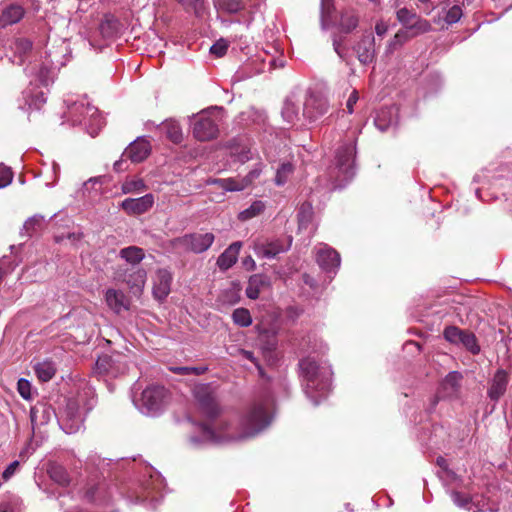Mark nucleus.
<instances>
[{
    "mask_svg": "<svg viewBox=\"0 0 512 512\" xmlns=\"http://www.w3.org/2000/svg\"><path fill=\"white\" fill-rule=\"evenodd\" d=\"M105 300L109 308L116 313L129 308V301L120 290L108 289L105 293Z\"/></svg>",
    "mask_w": 512,
    "mask_h": 512,
    "instance_id": "19",
    "label": "nucleus"
},
{
    "mask_svg": "<svg viewBox=\"0 0 512 512\" xmlns=\"http://www.w3.org/2000/svg\"><path fill=\"white\" fill-rule=\"evenodd\" d=\"M326 104L320 100H309L303 109V114L311 120L317 119L319 116L326 113Z\"/></svg>",
    "mask_w": 512,
    "mask_h": 512,
    "instance_id": "27",
    "label": "nucleus"
},
{
    "mask_svg": "<svg viewBox=\"0 0 512 512\" xmlns=\"http://www.w3.org/2000/svg\"><path fill=\"white\" fill-rule=\"evenodd\" d=\"M24 9L20 5L12 4L6 7L0 15V27L18 23L24 16Z\"/></svg>",
    "mask_w": 512,
    "mask_h": 512,
    "instance_id": "20",
    "label": "nucleus"
},
{
    "mask_svg": "<svg viewBox=\"0 0 512 512\" xmlns=\"http://www.w3.org/2000/svg\"><path fill=\"white\" fill-rule=\"evenodd\" d=\"M208 368L204 366L200 367H187V366H177V367H171L170 371H172L175 374L179 375H202L207 372Z\"/></svg>",
    "mask_w": 512,
    "mask_h": 512,
    "instance_id": "38",
    "label": "nucleus"
},
{
    "mask_svg": "<svg viewBox=\"0 0 512 512\" xmlns=\"http://www.w3.org/2000/svg\"><path fill=\"white\" fill-rule=\"evenodd\" d=\"M125 357L120 354L102 355L96 361V368L101 374L117 376L124 373L127 369L126 362L122 361Z\"/></svg>",
    "mask_w": 512,
    "mask_h": 512,
    "instance_id": "9",
    "label": "nucleus"
},
{
    "mask_svg": "<svg viewBox=\"0 0 512 512\" xmlns=\"http://www.w3.org/2000/svg\"><path fill=\"white\" fill-rule=\"evenodd\" d=\"M150 152V143L143 138H138L125 149L122 157L131 160L133 163H140L149 156Z\"/></svg>",
    "mask_w": 512,
    "mask_h": 512,
    "instance_id": "13",
    "label": "nucleus"
},
{
    "mask_svg": "<svg viewBox=\"0 0 512 512\" xmlns=\"http://www.w3.org/2000/svg\"><path fill=\"white\" fill-rule=\"evenodd\" d=\"M389 30V24L383 20H379L375 24V33L378 37H383Z\"/></svg>",
    "mask_w": 512,
    "mask_h": 512,
    "instance_id": "50",
    "label": "nucleus"
},
{
    "mask_svg": "<svg viewBox=\"0 0 512 512\" xmlns=\"http://www.w3.org/2000/svg\"><path fill=\"white\" fill-rule=\"evenodd\" d=\"M319 266L325 271H332L340 266V255L331 247H324L317 253L316 258Z\"/></svg>",
    "mask_w": 512,
    "mask_h": 512,
    "instance_id": "16",
    "label": "nucleus"
},
{
    "mask_svg": "<svg viewBox=\"0 0 512 512\" xmlns=\"http://www.w3.org/2000/svg\"><path fill=\"white\" fill-rule=\"evenodd\" d=\"M18 392L19 394L25 398V399H28L30 397V391H31V386H30V383L29 381L25 380V379H20L18 381Z\"/></svg>",
    "mask_w": 512,
    "mask_h": 512,
    "instance_id": "47",
    "label": "nucleus"
},
{
    "mask_svg": "<svg viewBox=\"0 0 512 512\" xmlns=\"http://www.w3.org/2000/svg\"><path fill=\"white\" fill-rule=\"evenodd\" d=\"M239 354L244 357L245 359L251 361L257 368L261 376H263V369L257 360V358L254 356L253 352L245 350V349H239Z\"/></svg>",
    "mask_w": 512,
    "mask_h": 512,
    "instance_id": "45",
    "label": "nucleus"
},
{
    "mask_svg": "<svg viewBox=\"0 0 512 512\" xmlns=\"http://www.w3.org/2000/svg\"><path fill=\"white\" fill-rule=\"evenodd\" d=\"M19 467L18 461H13L8 465V467L4 470L2 473V478L4 480H8L16 471V469Z\"/></svg>",
    "mask_w": 512,
    "mask_h": 512,
    "instance_id": "51",
    "label": "nucleus"
},
{
    "mask_svg": "<svg viewBox=\"0 0 512 512\" xmlns=\"http://www.w3.org/2000/svg\"><path fill=\"white\" fill-rule=\"evenodd\" d=\"M260 173L261 171L259 169H253L245 177H243L244 182H247V187L259 177Z\"/></svg>",
    "mask_w": 512,
    "mask_h": 512,
    "instance_id": "52",
    "label": "nucleus"
},
{
    "mask_svg": "<svg viewBox=\"0 0 512 512\" xmlns=\"http://www.w3.org/2000/svg\"><path fill=\"white\" fill-rule=\"evenodd\" d=\"M214 183L220 188L231 192L242 191L247 188V182H244L243 177L216 179Z\"/></svg>",
    "mask_w": 512,
    "mask_h": 512,
    "instance_id": "29",
    "label": "nucleus"
},
{
    "mask_svg": "<svg viewBox=\"0 0 512 512\" xmlns=\"http://www.w3.org/2000/svg\"><path fill=\"white\" fill-rule=\"evenodd\" d=\"M265 204L262 201L253 202L250 207L241 211L238 215V219L241 221H247L263 213Z\"/></svg>",
    "mask_w": 512,
    "mask_h": 512,
    "instance_id": "33",
    "label": "nucleus"
},
{
    "mask_svg": "<svg viewBox=\"0 0 512 512\" xmlns=\"http://www.w3.org/2000/svg\"><path fill=\"white\" fill-rule=\"evenodd\" d=\"M436 463L443 470H447L448 469V462H447V460L444 457L439 456L437 458V460H436Z\"/></svg>",
    "mask_w": 512,
    "mask_h": 512,
    "instance_id": "55",
    "label": "nucleus"
},
{
    "mask_svg": "<svg viewBox=\"0 0 512 512\" xmlns=\"http://www.w3.org/2000/svg\"><path fill=\"white\" fill-rule=\"evenodd\" d=\"M292 243V237L287 240L276 239L259 246V251L263 257L274 258L278 254L287 251Z\"/></svg>",
    "mask_w": 512,
    "mask_h": 512,
    "instance_id": "17",
    "label": "nucleus"
},
{
    "mask_svg": "<svg viewBox=\"0 0 512 512\" xmlns=\"http://www.w3.org/2000/svg\"><path fill=\"white\" fill-rule=\"evenodd\" d=\"M462 15L463 11L461 7L454 5L446 12L444 20L448 25H452L457 23L461 19Z\"/></svg>",
    "mask_w": 512,
    "mask_h": 512,
    "instance_id": "39",
    "label": "nucleus"
},
{
    "mask_svg": "<svg viewBox=\"0 0 512 512\" xmlns=\"http://www.w3.org/2000/svg\"><path fill=\"white\" fill-rule=\"evenodd\" d=\"M271 421L266 403L253 404L250 409L234 421L221 420L215 428L202 424V430L211 437L226 441H241L256 436Z\"/></svg>",
    "mask_w": 512,
    "mask_h": 512,
    "instance_id": "1",
    "label": "nucleus"
},
{
    "mask_svg": "<svg viewBox=\"0 0 512 512\" xmlns=\"http://www.w3.org/2000/svg\"><path fill=\"white\" fill-rule=\"evenodd\" d=\"M194 396L202 410L209 418L214 419L220 413L215 391L210 384H201L195 387Z\"/></svg>",
    "mask_w": 512,
    "mask_h": 512,
    "instance_id": "6",
    "label": "nucleus"
},
{
    "mask_svg": "<svg viewBox=\"0 0 512 512\" xmlns=\"http://www.w3.org/2000/svg\"><path fill=\"white\" fill-rule=\"evenodd\" d=\"M359 23L358 15L353 11H345L341 14L340 27L345 33L353 31Z\"/></svg>",
    "mask_w": 512,
    "mask_h": 512,
    "instance_id": "32",
    "label": "nucleus"
},
{
    "mask_svg": "<svg viewBox=\"0 0 512 512\" xmlns=\"http://www.w3.org/2000/svg\"><path fill=\"white\" fill-rule=\"evenodd\" d=\"M242 247V242H233L224 252L218 257L217 265L221 270H228L231 268L238 259L239 252Z\"/></svg>",
    "mask_w": 512,
    "mask_h": 512,
    "instance_id": "18",
    "label": "nucleus"
},
{
    "mask_svg": "<svg viewBox=\"0 0 512 512\" xmlns=\"http://www.w3.org/2000/svg\"><path fill=\"white\" fill-rule=\"evenodd\" d=\"M353 49L363 65L370 64L376 59L375 37L371 33L362 35Z\"/></svg>",
    "mask_w": 512,
    "mask_h": 512,
    "instance_id": "10",
    "label": "nucleus"
},
{
    "mask_svg": "<svg viewBox=\"0 0 512 512\" xmlns=\"http://www.w3.org/2000/svg\"><path fill=\"white\" fill-rule=\"evenodd\" d=\"M334 49H335L336 53H337L341 58H343L342 51H341V49H340V45L335 43V44H334Z\"/></svg>",
    "mask_w": 512,
    "mask_h": 512,
    "instance_id": "56",
    "label": "nucleus"
},
{
    "mask_svg": "<svg viewBox=\"0 0 512 512\" xmlns=\"http://www.w3.org/2000/svg\"><path fill=\"white\" fill-rule=\"evenodd\" d=\"M396 18L403 25V30H407L416 36L425 34L432 29L428 20L420 17L414 11L406 7L396 12Z\"/></svg>",
    "mask_w": 512,
    "mask_h": 512,
    "instance_id": "5",
    "label": "nucleus"
},
{
    "mask_svg": "<svg viewBox=\"0 0 512 512\" xmlns=\"http://www.w3.org/2000/svg\"><path fill=\"white\" fill-rule=\"evenodd\" d=\"M167 138L175 144H179L183 140V133L180 124L173 119L166 120L162 123Z\"/></svg>",
    "mask_w": 512,
    "mask_h": 512,
    "instance_id": "24",
    "label": "nucleus"
},
{
    "mask_svg": "<svg viewBox=\"0 0 512 512\" xmlns=\"http://www.w3.org/2000/svg\"><path fill=\"white\" fill-rule=\"evenodd\" d=\"M154 202V195L148 193L139 198H126L121 202L120 207L128 215H141L149 211L153 207Z\"/></svg>",
    "mask_w": 512,
    "mask_h": 512,
    "instance_id": "11",
    "label": "nucleus"
},
{
    "mask_svg": "<svg viewBox=\"0 0 512 512\" xmlns=\"http://www.w3.org/2000/svg\"><path fill=\"white\" fill-rule=\"evenodd\" d=\"M282 115L289 123H293L297 118V112L295 111L294 105L287 103L282 111Z\"/></svg>",
    "mask_w": 512,
    "mask_h": 512,
    "instance_id": "46",
    "label": "nucleus"
},
{
    "mask_svg": "<svg viewBox=\"0 0 512 512\" xmlns=\"http://www.w3.org/2000/svg\"><path fill=\"white\" fill-rule=\"evenodd\" d=\"M95 491H96V487L95 486H91V487L87 488V490L85 492V497L89 501H92L94 499V496H95Z\"/></svg>",
    "mask_w": 512,
    "mask_h": 512,
    "instance_id": "54",
    "label": "nucleus"
},
{
    "mask_svg": "<svg viewBox=\"0 0 512 512\" xmlns=\"http://www.w3.org/2000/svg\"><path fill=\"white\" fill-rule=\"evenodd\" d=\"M31 421L34 422V416L32 413H31Z\"/></svg>",
    "mask_w": 512,
    "mask_h": 512,
    "instance_id": "59",
    "label": "nucleus"
},
{
    "mask_svg": "<svg viewBox=\"0 0 512 512\" xmlns=\"http://www.w3.org/2000/svg\"><path fill=\"white\" fill-rule=\"evenodd\" d=\"M54 238H55V241L57 243L62 242L65 238L70 240L72 243H76V242L80 241L83 238V233H81V232H78V233L73 232V233H68L66 236H64V235H56Z\"/></svg>",
    "mask_w": 512,
    "mask_h": 512,
    "instance_id": "48",
    "label": "nucleus"
},
{
    "mask_svg": "<svg viewBox=\"0 0 512 512\" xmlns=\"http://www.w3.org/2000/svg\"><path fill=\"white\" fill-rule=\"evenodd\" d=\"M234 323L240 327H248L252 324V317L248 309L237 308L232 313Z\"/></svg>",
    "mask_w": 512,
    "mask_h": 512,
    "instance_id": "34",
    "label": "nucleus"
},
{
    "mask_svg": "<svg viewBox=\"0 0 512 512\" xmlns=\"http://www.w3.org/2000/svg\"><path fill=\"white\" fill-rule=\"evenodd\" d=\"M312 206L310 203H303L300 207V211L298 213V221L300 228H307L308 224L312 220Z\"/></svg>",
    "mask_w": 512,
    "mask_h": 512,
    "instance_id": "35",
    "label": "nucleus"
},
{
    "mask_svg": "<svg viewBox=\"0 0 512 512\" xmlns=\"http://www.w3.org/2000/svg\"><path fill=\"white\" fill-rule=\"evenodd\" d=\"M218 126L210 117H200L193 126V135L199 141H209L217 137Z\"/></svg>",
    "mask_w": 512,
    "mask_h": 512,
    "instance_id": "12",
    "label": "nucleus"
},
{
    "mask_svg": "<svg viewBox=\"0 0 512 512\" xmlns=\"http://www.w3.org/2000/svg\"><path fill=\"white\" fill-rule=\"evenodd\" d=\"M45 223V219L41 215H35L31 218H29L25 224L24 228L26 232L30 235L37 232L38 230L42 229Z\"/></svg>",
    "mask_w": 512,
    "mask_h": 512,
    "instance_id": "37",
    "label": "nucleus"
},
{
    "mask_svg": "<svg viewBox=\"0 0 512 512\" xmlns=\"http://www.w3.org/2000/svg\"><path fill=\"white\" fill-rule=\"evenodd\" d=\"M146 189V185L142 179L127 180L122 184V192L128 193H139Z\"/></svg>",
    "mask_w": 512,
    "mask_h": 512,
    "instance_id": "36",
    "label": "nucleus"
},
{
    "mask_svg": "<svg viewBox=\"0 0 512 512\" xmlns=\"http://www.w3.org/2000/svg\"><path fill=\"white\" fill-rule=\"evenodd\" d=\"M292 171H293V167L290 163L282 164L281 167L277 170L276 184L283 185L286 181L287 175L291 174Z\"/></svg>",
    "mask_w": 512,
    "mask_h": 512,
    "instance_id": "40",
    "label": "nucleus"
},
{
    "mask_svg": "<svg viewBox=\"0 0 512 512\" xmlns=\"http://www.w3.org/2000/svg\"><path fill=\"white\" fill-rule=\"evenodd\" d=\"M269 286L268 277L262 274H254L249 278L248 286L246 288V295L250 299H257L263 287Z\"/></svg>",
    "mask_w": 512,
    "mask_h": 512,
    "instance_id": "22",
    "label": "nucleus"
},
{
    "mask_svg": "<svg viewBox=\"0 0 512 512\" xmlns=\"http://www.w3.org/2000/svg\"><path fill=\"white\" fill-rule=\"evenodd\" d=\"M16 50L20 53H27L32 49V42L26 38H19L15 41Z\"/></svg>",
    "mask_w": 512,
    "mask_h": 512,
    "instance_id": "44",
    "label": "nucleus"
},
{
    "mask_svg": "<svg viewBox=\"0 0 512 512\" xmlns=\"http://www.w3.org/2000/svg\"><path fill=\"white\" fill-rule=\"evenodd\" d=\"M118 165H119V162H116V163L114 164V167L116 168Z\"/></svg>",
    "mask_w": 512,
    "mask_h": 512,
    "instance_id": "60",
    "label": "nucleus"
},
{
    "mask_svg": "<svg viewBox=\"0 0 512 512\" xmlns=\"http://www.w3.org/2000/svg\"><path fill=\"white\" fill-rule=\"evenodd\" d=\"M172 274L167 269H159L153 285V296L162 302L171 290Z\"/></svg>",
    "mask_w": 512,
    "mask_h": 512,
    "instance_id": "15",
    "label": "nucleus"
},
{
    "mask_svg": "<svg viewBox=\"0 0 512 512\" xmlns=\"http://www.w3.org/2000/svg\"><path fill=\"white\" fill-rule=\"evenodd\" d=\"M169 392L164 386L151 385L147 387L141 396L142 406L149 412L159 411L168 401Z\"/></svg>",
    "mask_w": 512,
    "mask_h": 512,
    "instance_id": "7",
    "label": "nucleus"
},
{
    "mask_svg": "<svg viewBox=\"0 0 512 512\" xmlns=\"http://www.w3.org/2000/svg\"><path fill=\"white\" fill-rule=\"evenodd\" d=\"M34 371L37 378L42 382L50 381L55 373L56 367L52 361L38 362L34 365Z\"/></svg>",
    "mask_w": 512,
    "mask_h": 512,
    "instance_id": "26",
    "label": "nucleus"
},
{
    "mask_svg": "<svg viewBox=\"0 0 512 512\" xmlns=\"http://www.w3.org/2000/svg\"><path fill=\"white\" fill-rule=\"evenodd\" d=\"M47 472L50 478L61 486H68L70 484V476L67 470L60 464L50 463Z\"/></svg>",
    "mask_w": 512,
    "mask_h": 512,
    "instance_id": "23",
    "label": "nucleus"
},
{
    "mask_svg": "<svg viewBox=\"0 0 512 512\" xmlns=\"http://www.w3.org/2000/svg\"><path fill=\"white\" fill-rule=\"evenodd\" d=\"M446 341L454 345H462L471 354L480 353V345L475 334L466 329H460L457 326H447L443 331Z\"/></svg>",
    "mask_w": 512,
    "mask_h": 512,
    "instance_id": "4",
    "label": "nucleus"
},
{
    "mask_svg": "<svg viewBox=\"0 0 512 512\" xmlns=\"http://www.w3.org/2000/svg\"><path fill=\"white\" fill-rule=\"evenodd\" d=\"M301 375L305 381L307 393L319 391L324 394L328 388V384L324 381L319 371V365L311 358H306L299 363Z\"/></svg>",
    "mask_w": 512,
    "mask_h": 512,
    "instance_id": "3",
    "label": "nucleus"
},
{
    "mask_svg": "<svg viewBox=\"0 0 512 512\" xmlns=\"http://www.w3.org/2000/svg\"><path fill=\"white\" fill-rule=\"evenodd\" d=\"M509 383V374L504 369H498L490 380L487 391L488 397L497 402L506 392Z\"/></svg>",
    "mask_w": 512,
    "mask_h": 512,
    "instance_id": "14",
    "label": "nucleus"
},
{
    "mask_svg": "<svg viewBox=\"0 0 512 512\" xmlns=\"http://www.w3.org/2000/svg\"><path fill=\"white\" fill-rule=\"evenodd\" d=\"M369 2L373 3L374 5H379L380 0H368Z\"/></svg>",
    "mask_w": 512,
    "mask_h": 512,
    "instance_id": "57",
    "label": "nucleus"
},
{
    "mask_svg": "<svg viewBox=\"0 0 512 512\" xmlns=\"http://www.w3.org/2000/svg\"><path fill=\"white\" fill-rule=\"evenodd\" d=\"M178 3L186 10L193 11L195 14L199 13L201 7V0H177Z\"/></svg>",
    "mask_w": 512,
    "mask_h": 512,
    "instance_id": "43",
    "label": "nucleus"
},
{
    "mask_svg": "<svg viewBox=\"0 0 512 512\" xmlns=\"http://www.w3.org/2000/svg\"><path fill=\"white\" fill-rule=\"evenodd\" d=\"M420 3L422 4H427L428 2H430V0H418Z\"/></svg>",
    "mask_w": 512,
    "mask_h": 512,
    "instance_id": "58",
    "label": "nucleus"
},
{
    "mask_svg": "<svg viewBox=\"0 0 512 512\" xmlns=\"http://www.w3.org/2000/svg\"><path fill=\"white\" fill-rule=\"evenodd\" d=\"M461 380L462 375L457 371H452L444 378L442 388L448 396H451L459 390Z\"/></svg>",
    "mask_w": 512,
    "mask_h": 512,
    "instance_id": "28",
    "label": "nucleus"
},
{
    "mask_svg": "<svg viewBox=\"0 0 512 512\" xmlns=\"http://www.w3.org/2000/svg\"><path fill=\"white\" fill-rule=\"evenodd\" d=\"M13 179V172L11 168L0 165V188L8 186Z\"/></svg>",
    "mask_w": 512,
    "mask_h": 512,
    "instance_id": "42",
    "label": "nucleus"
},
{
    "mask_svg": "<svg viewBox=\"0 0 512 512\" xmlns=\"http://www.w3.org/2000/svg\"><path fill=\"white\" fill-rule=\"evenodd\" d=\"M359 99L358 91L353 90L351 94L348 97V100L346 102V109L349 114H352L354 111V105L357 103Z\"/></svg>",
    "mask_w": 512,
    "mask_h": 512,
    "instance_id": "49",
    "label": "nucleus"
},
{
    "mask_svg": "<svg viewBox=\"0 0 512 512\" xmlns=\"http://www.w3.org/2000/svg\"><path fill=\"white\" fill-rule=\"evenodd\" d=\"M453 500L459 506H465L469 502V498L466 495H462L459 492H453L452 494Z\"/></svg>",
    "mask_w": 512,
    "mask_h": 512,
    "instance_id": "53",
    "label": "nucleus"
},
{
    "mask_svg": "<svg viewBox=\"0 0 512 512\" xmlns=\"http://www.w3.org/2000/svg\"><path fill=\"white\" fill-rule=\"evenodd\" d=\"M417 37L416 35L410 33L407 30L400 29L394 36L391 38L386 47V53L392 54L394 51L399 49L404 43L408 42L412 38Z\"/></svg>",
    "mask_w": 512,
    "mask_h": 512,
    "instance_id": "25",
    "label": "nucleus"
},
{
    "mask_svg": "<svg viewBox=\"0 0 512 512\" xmlns=\"http://www.w3.org/2000/svg\"><path fill=\"white\" fill-rule=\"evenodd\" d=\"M228 42L224 39H219L216 41L210 48L211 54L215 55L216 57H222L226 54L228 50Z\"/></svg>",
    "mask_w": 512,
    "mask_h": 512,
    "instance_id": "41",
    "label": "nucleus"
},
{
    "mask_svg": "<svg viewBox=\"0 0 512 512\" xmlns=\"http://www.w3.org/2000/svg\"><path fill=\"white\" fill-rule=\"evenodd\" d=\"M336 168L341 175L338 176L340 182L351 179L354 175L353 164H354V148L350 145H343L338 148L335 156Z\"/></svg>",
    "mask_w": 512,
    "mask_h": 512,
    "instance_id": "8",
    "label": "nucleus"
},
{
    "mask_svg": "<svg viewBox=\"0 0 512 512\" xmlns=\"http://www.w3.org/2000/svg\"><path fill=\"white\" fill-rule=\"evenodd\" d=\"M146 278V271L142 268H138L127 275L125 282L134 295H141L146 283Z\"/></svg>",
    "mask_w": 512,
    "mask_h": 512,
    "instance_id": "21",
    "label": "nucleus"
},
{
    "mask_svg": "<svg viewBox=\"0 0 512 512\" xmlns=\"http://www.w3.org/2000/svg\"><path fill=\"white\" fill-rule=\"evenodd\" d=\"M120 256L131 264L140 263L144 256V250L137 246H129L121 249Z\"/></svg>",
    "mask_w": 512,
    "mask_h": 512,
    "instance_id": "31",
    "label": "nucleus"
},
{
    "mask_svg": "<svg viewBox=\"0 0 512 512\" xmlns=\"http://www.w3.org/2000/svg\"><path fill=\"white\" fill-rule=\"evenodd\" d=\"M215 6L228 14H236L245 8L243 0H215Z\"/></svg>",
    "mask_w": 512,
    "mask_h": 512,
    "instance_id": "30",
    "label": "nucleus"
},
{
    "mask_svg": "<svg viewBox=\"0 0 512 512\" xmlns=\"http://www.w3.org/2000/svg\"><path fill=\"white\" fill-rule=\"evenodd\" d=\"M215 240V236L210 232H194L174 238L170 241V246L174 250H182L199 254L208 250Z\"/></svg>",
    "mask_w": 512,
    "mask_h": 512,
    "instance_id": "2",
    "label": "nucleus"
}]
</instances>
